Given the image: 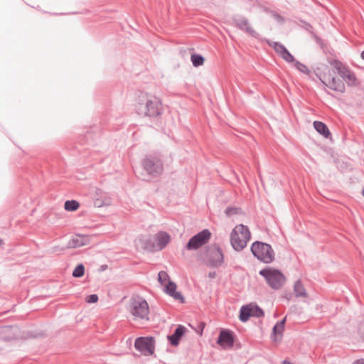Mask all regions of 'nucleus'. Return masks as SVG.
Returning <instances> with one entry per match:
<instances>
[{
  "label": "nucleus",
  "instance_id": "f257e3e1",
  "mask_svg": "<svg viewBox=\"0 0 364 364\" xmlns=\"http://www.w3.org/2000/svg\"><path fill=\"white\" fill-rule=\"evenodd\" d=\"M138 114L150 118L160 116L164 111L161 100L155 96L143 95L136 106Z\"/></svg>",
  "mask_w": 364,
  "mask_h": 364
},
{
  "label": "nucleus",
  "instance_id": "f03ea898",
  "mask_svg": "<svg viewBox=\"0 0 364 364\" xmlns=\"http://www.w3.org/2000/svg\"><path fill=\"white\" fill-rule=\"evenodd\" d=\"M251 233L248 228L242 224L235 226L230 234V244L236 251L242 250L250 240Z\"/></svg>",
  "mask_w": 364,
  "mask_h": 364
},
{
  "label": "nucleus",
  "instance_id": "7ed1b4c3",
  "mask_svg": "<svg viewBox=\"0 0 364 364\" xmlns=\"http://www.w3.org/2000/svg\"><path fill=\"white\" fill-rule=\"evenodd\" d=\"M251 252L254 257L264 264H269L274 259V251L267 243L259 241L254 242L251 245Z\"/></svg>",
  "mask_w": 364,
  "mask_h": 364
},
{
  "label": "nucleus",
  "instance_id": "20e7f679",
  "mask_svg": "<svg viewBox=\"0 0 364 364\" xmlns=\"http://www.w3.org/2000/svg\"><path fill=\"white\" fill-rule=\"evenodd\" d=\"M129 311L134 319L149 321V308L147 301L140 296L132 297L129 305Z\"/></svg>",
  "mask_w": 364,
  "mask_h": 364
},
{
  "label": "nucleus",
  "instance_id": "39448f33",
  "mask_svg": "<svg viewBox=\"0 0 364 364\" xmlns=\"http://www.w3.org/2000/svg\"><path fill=\"white\" fill-rule=\"evenodd\" d=\"M267 283L274 289H279L285 282L284 275L278 269L266 267L259 271Z\"/></svg>",
  "mask_w": 364,
  "mask_h": 364
},
{
  "label": "nucleus",
  "instance_id": "423d86ee",
  "mask_svg": "<svg viewBox=\"0 0 364 364\" xmlns=\"http://www.w3.org/2000/svg\"><path fill=\"white\" fill-rule=\"evenodd\" d=\"M144 170L153 177L160 176L164 171L161 159L156 155H147L142 161Z\"/></svg>",
  "mask_w": 364,
  "mask_h": 364
},
{
  "label": "nucleus",
  "instance_id": "0eeeda50",
  "mask_svg": "<svg viewBox=\"0 0 364 364\" xmlns=\"http://www.w3.org/2000/svg\"><path fill=\"white\" fill-rule=\"evenodd\" d=\"M210 236L211 233L210 230L204 229L191 237L185 246V249L188 251L197 250L208 243Z\"/></svg>",
  "mask_w": 364,
  "mask_h": 364
},
{
  "label": "nucleus",
  "instance_id": "6e6552de",
  "mask_svg": "<svg viewBox=\"0 0 364 364\" xmlns=\"http://www.w3.org/2000/svg\"><path fill=\"white\" fill-rule=\"evenodd\" d=\"M134 347L144 356L154 354L155 350V341L153 337H139L135 340Z\"/></svg>",
  "mask_w": 364,
  "mask_h": 364
},
{
  "label": "nucleus",
  "instance_id": "1a4fd4ad",
  "mask_svg": "<svg viewBox=\"0 0 364 364\" xmlns=\"http://www.w3.org/2000/svg\"><path fill=\"white\" fill-rule=\"evenodd\" d=\"M208 264L210 267H219L224 262V255L218 246L210 247L208 250Z\"/></svg>",
  "mask_w": 364,
  "mask_h": 364
},
{
  "label": "nucleus",
  "instance_id": "9d476101",
  "mask_svg": "<svg viewBox=\"0 0 364 364\" xmlns=\"http://www.w3.org/2000/svg\"><path fill=\"white\" fill-rule=\"evenodd\" d=\"M336 68L338 70V75L343 79L348 86L356 85L357 78L353 72L341 64L338 65Z\"/></svg>",
  "mask_w": 364,
  "mask_h": 364
},
{
  "label": "nucleus",
  "instance_id": "9b49d317",
  "mask_svg": "<svg viewBox=\"0 0 364 364\" xmlns=\"http://www.w3.org/2000/svg\"><path fill=\"white\" fill-rule=\"evenodd\" d=\"M217 343L223 347L232 348L234 345V337L232 331L228 329L221 330Z\"/></svg>",
  "mask_w": 364,
  "mask_h": 364
},
{
  "label": "nucleus",
  "instance_id": "f8f14e48",
  "mask_svg": "<svg viewBox=\"0 0 364 364\" xmlns=\"http://www.w3.org/2000/svg\"><path fill=\"white\" fill-rule=\"evenodd\" d=\"M157 251L163 250L170 242L171 236L164 231H159L154 237Z\"/></svg>",
  "mask_w": 364,
  "mask_h": 364
},
{
  "label": "nucleus",
  "instance_id": "ddd939ff",
  "mask_svg": "<svg viewBox=\"0 0 364 364\" xmlns=\"http://www.w3.org/2000/svg\"><path fill=\"white\" fill-rule=\"evenodd\" d=\"M111 204V199L107 193L101 189H97L94 200V205L97 208L108 206Z\"/></svg>",
  "mask_w": 364,
  "mask_h": 364
},
{
  "label": "nucleus",
  "instance_id": "4468645a",
  "mask_svg": "<svg viewBox=\"0 0 364 364\" xmlns=\"http://www.w3.org/2000/svg\"><path fill=\"white\" fill-rule=\"evenodd\" d=\"M90 239L87 236L76 235L68 242L67 248H77L89 244Z\"/></svg>",
  "mask_w": 364,
  "mask_h": 364
},
{
  "label": "nucleus",
  "instance_id": "2eb2a0df",
  "mask_svg": "<svg viewBox=\"0 0 364 364\" xmlns=\"http://www.w3.org/2000/svg\"><path fill=\"white\" fill-rule=\"evenodd\" d=\"M186 328L183 326H178V327L175 329L174 333L172 335L167 336L170 343L173 346H178L181 337L186 333Z\"/></svg>",
  "mask_w": 364,
  "mask_h": 364
},
{
  "label": "nucleus",
  "instance_id": "dca6fc26",
  "mask_svg": "<svg viewBox=\"0 0 364 364\" xmlns=\"http://www.w3.org/2000/svg\"><path fill=\"white\" fill-rule=\"evenodd\" d=\"M326 86L328 87L330 89L338 91L340 92H343L345 91V85L344 83L340 80L335 77H333L329 79L328 83L323 82Z\"/></svg>",
  "mask_w": 364,
  "mask_h": 364
},
{
  "label": "nucleus",
  "instance_id": "f3484780",
  "mask_svg": "<svg viewBox=\"0 0 364 364\" xmlns=\"http://www.w3.org/2000/svg\"><path fill=\"white\" fill-rule=\"evenodd\" d=\"M235 23L237 26L242 30H245V31L250 33L252 36H256L257 33L250 26V23L247 18L244 17H240L235 19Z\"/></svg>",
  "mask_w": 364,
  "mask_h": 364
},
{
  "label": "nucleus",
  "instance_id": "a211bd4d",
  "mask_svg": "<svg viewBox=\"0 0 364 364\" xmlns=\"http://www.w3.org/2000/svg\"><path fill=\"white\" fill-rule=\"evenodd\" d=\"M314 129L325 138H328L331 135V132L328 127L322 122L315 121L314 122Z\"/></svg>",
  "mask_w": 364,
  "mask_h": 364
},
{
  "label": "nucleus",
  "instance_id": "6ab92c4d",
  "mask_svg": "<svg viewBox=\"0 0 364 364\" xmlns=\"http://www.w3.org/2000/svg\"><path fill=\"white\" fill-rule=\"evenodd\" d=\"M285 321H286V317L284 318L280 321H278L274 326L273 330H272V335L273 340L277 341V336H282V332L284 331V329Z\"/></svg>",
  "mask_w": 364,
  "mask_h": 364
},
{
  "label": "nucleus",
  "instance_id": "aec40b11",
  "mask_svg": "<svg viewBox=\"0 0 364 364\" xmlns=\"http://www.w3.org/2000/svg\"><path fill=\"white\" fill-rule=\"evenodd\" d=\"M143 244V247L149 251H157L155 241L150 236L143 237L140 239Z\"/></svg>",
  "mask_w": 364,
  "mask_h": 364
},
{
  "label": "nucleus",
  "instance_id": "412c9836",
  "mask_svg": "<svg viewBox=\"0 0 364 364\" xmlns=\"http://www.w3.org/2000/svg\"><path fill=\"white\" fill-rule=\"evenodd\" d=\"M294 291L296 297H306L307 293L300 280H297L294 286Z\"/></svg>",
  "mask_w": 364,
  "mask_h": 364
},
{
  "label": "nucleus",
  "instance_id": "4be33fe9",
  "mask_svg": "<svg viewBox=\"0 0 364 364\" xmlns=\"http://www.w3.org/2000/svg\"><path fill=\"white\" fill-rule=\"evenodd\" d=\"M252 316L251 304L242 306L240 311V320L242 322L247 321Z\"/></svg>",
  "mask_w": 364,
  "mask_h": 364
},
{
  "label": "nucleus",
  "instance_id": "5701e85b",
  "mask_svg": "<svg viewBox=\"0 0 364 364\" xmlns=\"http://www.w3.org/2000/svg\"><path fill=\"white\" fill-rule=\"evenodd\" d=\"M267 43L273 48L274 51L278 53L279 55L282 53V52L287 49L286 47L279 42H273L270 41H267Z\"/></svg>",
  "mask_w": 364,
  "mask_h": 364
},
{
  "label": "nucleus",
  "instance_id": "b1692460",
  "mask_svg": "<svg viewBox=\"0 0 364 364\" xmlns=\"http://www.w3.org/2000/svg\"><path fill=\"white\" fill-rule=\"evenodd\" d=\"M191 60L194 67L200 66L204 63V58L199 54H192L191 56Z\"/></svg>",
  "mask_w": 364,
  "mask_h": 364
},
{
  "label": "nucleus",
  "instance_id": "393cba45",
  "mask_svg": "<svg viewBox=\"0 0 364 364\" xmlns=\"http://www.w3.org/2000/svg\"><path fill=\"white\" fill-rule=\"evenodd\" d=\"M64 208L68 211H75L79 208V203L74 200H66Z\"/></svg>",
  "mask_w": 364,
  "mask_h": 364
},
{
  "label": "nucleus",
  "instance_id": "a878e982",
  "mask_svg": "<svg viewBox=\"0 0 364 364\" xmlns=\"http://www.w3.org/2000/svg\"><path fill=\"white\" fill-rule=\"evenodd\" d=\"M294 66L301 73H303L306 74V75H310V73H311V71L308 68V67L306 65L300 63L298 60H296L294 62Z\"/></svg>",
  "mask_w": 364,
  "mask_h": 364
},
{
  "label": "nucleus",
  "instance_id": "bb28decb",
  "mask_svg": "<svg viewBox=\"0 0 364 364\" xmlns=\"http://www.w3.org/2000/svg\"><path fill=\"white\" fill-rule=\"evenodd\" d=\"M280 57L287 63H294L296 60L287 49H285L282 52Z\"/></svg>",
  "mask_w": 364,
  "mask_h": 364
},
{
  "label": "nucleus",
  "instance_id": "cd10ccee",
  "mask_svg": "<svg viewBox=\"0 0 364 364\" xmlns=\"http://www.w3.org/2000/svg\"><path fill=\"white\" fill-rule=\"evenodd\" d=\"M85 273V267L82 264H79L73 270V276L76 278L81 277Z\"/></svg>",
  "mask_w": 364,
  "mask_h": 364
},
{
  "label": "nucleus",
  "instance_id": "c85d7f7f",
  "mask_svg": "<svg viewBox=\"0 0 364 364\" xmlns=\"http://www.w3.org/2000/svg\"><path fill=\"white\" fill-rule=\"evenodd\" d=\"M252 316L259 318L264 315V311L257 305H251Z\"/></svg>",
  "mask_w": 364,
  "mask_h": 364
},
{
  "label": "nucleus",
  "instance_id": "c756f323",
  "mask_svg": "<svg viewBox=\"0 0 364 364\" xmlns=\"http://www.w3.org/2000/svg\"><path fill=\"white\" fill-rule=\"evenodd\" d=\"M176 290V284L171 281H168V284L166 286L165 289L166 293L171 296Z\"/></svg>",
  "mask_w": 364,
  "mask_h": 364
},
{
  "label": "nucleus",
  "instance_id": "7c9ffc66",
  "mask_svg": "<svg viewBox=\"0 0 364 364\" xmlns=\"http://www.w3.org/2000/svg\"><path fill=\"white\" fill-rule=\"evenodd\" d=\"M168 279V275L166 272L161 271L158 274V280L161 284H165L166 282Z\"/></svg>",
  "mask_w": 364,
  "mask_h": 364
},
{
  "label": "nucleus",
  "instance_id": "2f4dec72",
  "mask_svg": "<svg viewBox=\"0 0 364 364\" xmlns=\"http://www.w3.org/2000/svg\"><path fill=\"white\" fill-rule=\"evenodd\" d=\"M225 213L228 216H231L232 215L237 214L238 213V209L237 208L228 207L225 209Z\"/></svg>",
  "mask_w": 364,
  "mask_h": 364
},
{
  "label": "nucleus",
  "instance_id": "473e14b6",
  "mask_svg": "<svg viewBox=\"0 0 364 364\" xmlns=\"http://www.w3.org/2000/svg\"><path fill=\"white\" fill-rule=\"evenodd\" d=\"M171 296L174 298L176 300L180 301L181 303L184 302V297L180 292L176 291V290L171 295Z\"/></svg>",
  "mask_w": 364,
  "mask_h": 364
},
{
  "label": "nucleus",
  "instance_id": "72a5a7b5",
  "mask_svg": "<svg viewBox=\"0 0 364 364\" xmlns=\"http://www.w3.org/2000/svg\"><path fill=\"white\" fill-rule=\"evenodd\" d=\"M98 300V296L97 294H90L86 298V301L90 304L97 302Z\"/></svg>",
  "mask_w": 364,
  "mask_h": 364
},
{
  "label": "nucleus",
  "instance_id": "f704fd0d",
  "mask_svg": "<svg viewBox=\"0 0 364 364\" xmlns=\"http://www.w3.org/2000/svg\"><path fill=\"white\" fill-rule=\"evenodd\" d=\"M271 13L272 14V16H274V18H275L276 21H277L279 23L284 22V18L281 15H279V14H277L274 11H271Z\"/></svg>",
  "mask_w": 364,
  "mask_h": 364
},
{
  "label": "nucleus",
  "instance_id": "c9c22d12",
  "mask_svg": "<svg viewBox=\"0 0 364 364\" xmlns=\"http://www.w3.org/2000/svg\"><path fill=\"white\" fill-rule=\"evenodd\" d=\"M311 34L312 38L316 42V43L319 46H322V44H323L322 39L319 36H318L316 33H314V32H311Z\"/></svg>",
  "mask_w": 364,
  "mask_h": 364
},
{
  "label": "nucleus",
  "instance_id": "e433bc0d",
  "mask_svg": "<svg viewBox=\"0 0 364 364\" xmlns=\"http://www.w3.org/2000/svg\"><path fill=\"white\" fill-rule=\"evenodd\" d=\"M353 364H364V359H360L355 361Z\"/></svg>",
  "mask_w": 364,
  "mask_h": 364
},
{
  "label": "nucleus",
  "instance_id": "4c0bfd02",
  "mask_svg": "<svg viewBox=\"0 0 364 364\" xmlns=\"http://www.w3.org/2000/svg\"><path fill=\"white\" fill-rule=\"evenodd\" d=\"M215 276H216V274H215V272H210V273L208 274V277H209L210 278H212V279L215 278Z\"/></svg>",
  "mask_w": 364,
  "mask_h": 364
},
{
  "label": "nucleus",
  "instance_id": "58836bf2",
  "mask_svg": "<svg viewBox=\"0 0 364 364\" xmlns=\"http://www.w3.org/2000/svg\"><path fill=\"white\" fill-rule=\"evenodd\" d=\"M282 363H283V364H291V363L289 360H283Z\"/></svg>",
  "mask_w": 364,
  "mask_h": 364
},
{
  "label": "nucleus",
  "instance_id": "ea45409f",
  "mask_svg": "<svg viewBox=\"0 0 364 364\" xmlns=\"http://www.w3.org/2000/svg\"><path fill=\"white\" fill-rule=\"evenodd\" d=\"M360 57H361V58H362V59H363V60H364V50H363V51H362V53H361V54H360Z\"/></svg>",
  "mask_w": 364,
  "mask_h": 364
},
{
  "label": "nucleus",
  "instance_id": "a19ab883",
  "mask_svg": "<svg viewBox=\"0 0 364 364\" xmlns=\"http://www.w3.org/2000/svg\"><path fill=\"white\" fill-rule=\"evenodd\" d=\"M3 241L0 239V245L2 244Z\"/></svg>",
  "mask_w": 364,
  "mask_h": 364
},
{
  "label": "nucleus",
  "instance_id": "79ce46f5",
  "mask_svg": "<svg viewBox=\"0 0 364 364\" xmlns=\"http://www.w3.org/2000/svg\"><path fill=\"white\" fill-rule=\"evenodd\" d=\"M362 195L364 196V189L362 191Z\"/></svg>",
  "mask_w": 364,
  "mask_h": 364
}]
</instances>
